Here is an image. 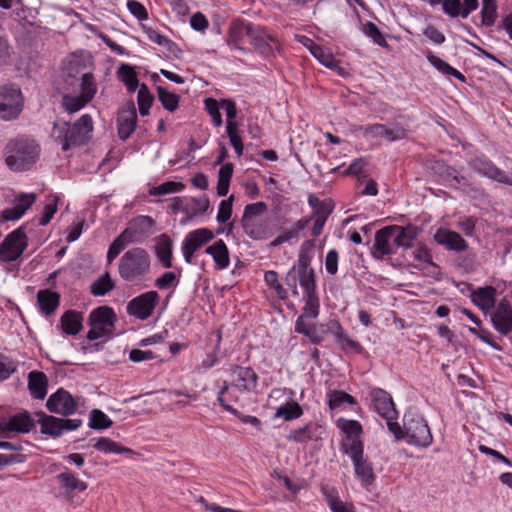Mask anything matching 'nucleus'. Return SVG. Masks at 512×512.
<instances>
[{"instance_id": "nucleus-1", "label": "nucleus", "mask_w": 512, "mask_h": 512, "mask_svg": "<svg viewBox=\"0 0 512 512\" xmlns=\"http://www.w3.org/2000/svg\"><path fill=\"white\" fill-rule=\"evenodd\" d=\"M41 148L32 138L18 136L11 139L3 150L5 164L15 172L30 170L39 160Z\"/></svg>"}, {"instance_id": "nucleus-2", "label": "nucleus", "mask_w": 512, "mask_h": 512, "mask_svg": "<svg viewBox=\"0 0 512 512\" xmlns=\"http://www.w3.org/2000/svg\"><path fill=\"white\" fill-rule=\"evenodd\" d=\"M92 131V117L89 114H84L73 124L64 120L55 121L51 137L60 143L62 150L66 152L72 147L85 145L90 140Z\"/></svg>"}, {"instance_id": "nucleus-3", "label": "nucleus", "mask_w": 512, "mask_h": 512, "mask_svg": "<svg viewBox=\"0 0 512 512\" xmlns=\"http://www.w3.org/2000/svg\"><path fill=\"white\" fill-rule=\"evenodd\" d=\"M155 226V220L147 215H140L128 222L127 227L109 245L106 259L111 264L129 244L142 243Z\"/></svg>"}, {"instance_id": "nucleus-4", "label": "nucleus", "mask_w": 512, "mask_h": 512, "mask_svg": "<svg viewBox=\"0 0 512 512\" xmlns=\"http://www.w3.org/2000/svg\"><path fill=\"white\" fill-rule=\"evenodd\" d=\"M312 246L311 240L302 244L297 265H294L286 274L285 284L290 288L293 296L299 295L298 285L301 286L305 295L316 292L315 271L310 267L312 258L307 252Z\"/></svg>"}, {"instance_id": "nucleus-5", "label": "nucleus", "mask_w": 512, "mask_h": 512, "mask_svg": "<svg viewBox=\"0 0 512 512\" xmlns=\"http://www.w3.org/2000/svg\"><path fill=\"white\" fill-rule=\"evenodd\" d=\"M151 271V256L142 247H133L120 257L118 274L128 283L138 284L144 281Z\"/></svg>"}, {"instance_id": "nucleus-6", "label": "nucleus", "mask_w": 512, "mask_h": 512, "mask_svg": "<svg viewBox=\"0 0 512 512\" xmlns=\"http://www.w3.org/2000/svg\"><path fill=\"white\" fill-rule=\"evenodd\" d=\"M340 449L350 457L355 475L361 481L362 486H371L376 480V475L372 463L364 456L363 442L356 441L353 444L341 443Z\"/></svg>"}, {"instance_id": "nucleus-7", "label": "nucleus", "mask_w": 512, "mask_h": 512, "mask_svg": "<svg viewBox=\"0 0 512 512\" xmlns=\"http://www.w3.org/2000/svg\"><path fill=\"white\" fill-rule=\"evenodd\" d=\"M117 320L116 313L109 306H100L90 312L87 339L94 341L105 336H111Z\"/></svg>"}, {"instance_id": "nucleus-8", "label": "nucleus", "mask_w": 512, "mask_h": 512, "mask_svg": "<svg viewBox=\"0 0 512 512\" xmlns=\"http://www.w3.org/2000/svg\"><path fill=\"white\" fill-rule=\"evenodd\" d=\"M404 429L408 444L427 448L431 445L433 437L426 420L413 413L404 415Z\"/></svg>"}, {"instance_id": "nucleus-9", "label": "nucleus", "mask_w": 512, "mask_h": 512, "mask_svg": "<svg viewBox=\"0 0 512 512\" xmlns=\"http://www.w3.org/2000/svg\"><path fill=\"white\" fill-rule=\"evenodd\" d=\"M24 106L21 89L16 84L0 86V118L10 121L18 118Z\"/></svg>"}, {"instance_id": "nucleus-10", "label": "nucleus", "mask_w": 512, "mask_h": 512, "mask_svg": "<svg viewBox=\"0 0 512 512\" xmlns=\"http://www.w3.org/2000/svg\"><path fill=\"white\" fill-rule=\"evenodd\" d=\"M28 247L25 227L20 226L5 236L0 243V261H16Z\"/></svg>"}, {"instance_id": "nucleus-11", "label": "nucleus", "mask_w": 512, "mask_h": 512, "mask_svg": "<svg viewBox=\"0 0 512 512\" xmlns=\"http://www.w3.org/2000/svg\"><path fill=\"white\" fill-rule=\"evenodd\" d=\"M159 299L160 297L157 291L151 290L145 292L128 302L126 308L127 313L137 319L146 320L153 314Z\"/></svg>"}, {"instance_id": "nucleus-12", "label": "nucleus", "mask_w": 512, "mask_h": 512, "mask_svg": "<svg viewBox=\"0 0 512 512\" xmlns=\"http://www.w3.org/2000/svg\"><path fill=\"white\" fill-rule=\"evenodd\" d=\"M469 167L483 177H487L501 184L512 186V172L506 173L486 158L475 157L470 159Z\"/></svg>"}, {"instance_id": "nucleus-13", "label": "nucleus", "mask_w": 512, "mask_h": 512, "mask_svg": "<svg viewBox=\"0 0 512 512\" xmlns=\"http://www.w3.org/2000/svg\"><path fill=\"white\" fill-rule=\"evenodd\" d=\"M250 43L255 51L265 58L274 56L280 48L278 39L267 28L259 25H255Z\"/></svg>"}, {"instance_id": "nucleus-14", "label": "nucleus", "mask_w": 512, "mask_h": 512, "mask_svg": "<svg viewBox=\"0 0 512 512\" xmlns=\"http://www.w3.org/2000/svg\"><path fill=\"white\" fill-rule=\"evenodd\" d=\"M46 407L51 413L70 416L77 411L78 403L67 390L59 388L49 396Z\"/></svg>"}, {"instance_id": "nucleus-15", "label": "nucleus", "mask_w": 512, "mask_h": 512, "mask_svg": "<svg viewBox=\"0 0 512 512\" xmlns=\"http://www.w3.org/2000/svg\"><path fill=\"white\" fill-rule=\"evenodd\" d=\"M117 133L120 140H127L135 131L137 126V112L134 102H126L118 111Z\"/></svg>"}, {"instance_id": "nucleus-16", "label": "nucleus", "mask_w": 512, "mask_h": 512, "mask_svg": "<svg viewBox=\"0 0 512 512\" xmlns=\"http://www.w3.org/2000/svg\"><path fill=\"white\" fill-rule=\"evenodd\" d=\"M232 386L239 391L254 393L258 386V375L251 367L232 365L230 368Z\"/></svg>"}, {"instance_id": "nucleus-17", "label": "nucleus", "mask_w": 512, "mask_h": 512, "mask_svg": "<svg viewBox=\"0 0 512 512\" xmlns=\"http://www.w3.org/2000/svg\"><path fill=\"white\" fill-rule=\"evenodd\" d=\"M370 397L375 411L385 420L396 419L397 410L391 395L381 388H374L370 392Z\"/></svg>"}, {"instance_id": "nucleus-18", "label": "nucleus", "mask_w": 512, "mask_h": 512, "mask_svg": "<svg viewBox=\"0 0 512 512\" xmlns=\"http://www.w3.org/2000/svg\"><path fill=\"white\" fill-rule=\"evenodd\" d=\"M433 238L448 251L460 253L468 248V243L459 233L446 228H439Z\"/></svg>"}, {"instance_id": "nucleus-19", "label": "nucleus", "mask_w": 512, "mask_h": 512, "mask_svg": "<svg viewBox=\"0 0 512 512\" xmlns=\"http://www.w3.org/2000/svg\"><path fill=\"white\" fill-rule=\"evenodd\" d=\"M393 233L391 227L386 226L375 233L372 255L376 259H383L384 256L396 253V247L393 243Z\"/></svg>"}, {"instance_id": "nucleus-20", "label": "nucleus", "mask_w": 512, "mask_h": 512, "mask_svg": "<svg viewBox=\"0 0 512 512\" xmlns=\"http://www.w3.org/2000/svg\"><path fill=\"white\" fill-rule=\"evenodd\" d=\"M255 25L247 23L243 20H234L229 27L227 35V43L235 49H239L245 52V49L241 46L245 37L251 39Z\"/></svg>"}, {"instance_id": "nucleus-21", "label": "nucleus", "mask_w": 512, "mask_h": 512, "mask_svg": "<svg viewBox=\"0 0 512 512\" xmlns=\"http://www.w3.org/2000/svg\"><path fill=\"white\" fill-rule=\"evenodd\" d=\"M491 319L494 328L502 335H508L512 331V307L507 299L498 303Z\"/></svg>"}, {"instance_id": "nucleus-22", "label": "nucleus", "mask_w": 512, "mask_h": 512, "mask_svg": "<svg viewBox=\"0 0 512 512\" xmlns=\"http://www.w3.org/2000/svg\"><path fill=\"white\" fill-rule=\"evenodd\" d=\"M391 232L393 233V243L398 248L409 249L414 246V242L418 236L419 229L414 225L398 226L391 225Z\"/></svg>"}, {"instance_id": "nucleus-23", "label": "nucleus", "mask_w": 512, "mask_h": 512, "mask_svg": "<svg viewBox=\"0 0 512 512\" xmlns=\"http://www.w3.org/2000/svg\"><path fill=\"white\" fill-rule=\"evenodd\" d=\"M478 0H444L442 9L450 17L467 18L478 8Z\"/></svg>"}, {"instance_id": "nucleus-24", "label": "nucleus", "mask_w": 512, "mask_h": 512, "mask_svg": "<svg viewBox=\"0 0 512 512\" xmlns=\"http://www.w3.org/2000/svg\"><path fill=\"white\" fill-rule=\"evenodd\" d=\"M325 325V331L326 333L332 334L336 342L339 344V346L343 349H351L355 351H360L362 349L361 345L348 337V335L344 332L340 322L335 319L329 320Z\"/></svg>"}, {"instance_id": "nucleus-25", "label": "nucleus", "mask_w": 512, "mask_h": 512, "mask_svg": "<svg viewBox=\"0 0 512 512\" xmlns=\"http://www.w3.org/2000/svg\"><path fill=\"white\" fill-rule=\"evenodd\" d=\"M334 210V202L332 199H324L323 203L312 212L309 217H312L314 220L313 227L311 229V236L318 237L322 234L323 228L328 217L332 214Z\"/></svg>"}, {"instance_id": "nucleus-26", "label": "nucleus", "mask_w": 512, "mask_h": 512, "mask_svg": "<svg viewBox=\"0 0 512 512\" xmlns=\"http://www.w3.org/2000/svg\"><path fill=\"white\" fill-rule=\"evenodd\" d=\"M312 45V55L325 67L336 71L339 75H345V69L341 67L340 61L335 59L329 49L310 41Z\"/></svg>"}, {"instance_id": "nucleus-27", "label": "nucleus", "mask_w": 512, "mask_h": 512, "mask_svg": "<svg viewBox=\"0 0 512 512\" xmlns=\"http://www.w3.org/2000/svg\"><path fill=\"white\" fill-rule=\"evenodd\" d=\"M38 423L40 424V432L53 438L60 437L63 434L61 426L62 418L47 415L43 411L36 412Z\"/></svg>"}, {"instance_id": "nucleus-28", "label": "nucleus", "mask_w": 512, "mask_h": 512, "mask_svg": "<svg viewBox=\"0 0 512 512\" xmlns=\"http://www.w3.org/2000/svg\"><path fill=\"white\" fill-rule=\"evenodd\" d=\"M35 427V421L28 411L11 416L5 422V429L9 432L29 433Z\"/></svg>"}, {"instance_id": "nucleus-29", "label": "nucleus", "mask_w": 512, "mask_h": 512, "mask_svg": "<svg viewBox=\"0 0 512 512\" xmlns=\"http://www.w3.org/2000/svg\"><path fill=\"white\" fill-rule=\"evenodd\" d=\"M48 378L42 371H31L28 374V389L31 396L42 400L47 394Z\"/></svg>"}, {"instance_id": "nucleus-30", "label": "nucleus", "mask_w": 512, "mask_h": 512, "mask_svg": "<svg viewBox=\"0 0 512 512\" xmlns=\"http://www.w3.org/2000/svg\"><path fill=\"white\" fill-rule=\"evenodd\" d=\"M229 385L227 381L223 382L222 387L220 388V391L218 392L217 400L219 404L228 412L235 415L241 422L245 424H250L254 427H256L258 430L261 428V421L255 417L250 415H244L238 410L234 409L232 405H228L227 401L224 397L225 393L228 392Z\"/></svg>"}, {"instance_id": "nucleus-31", "label": "nucleus", "mask_w": 512, "mask_h": 512, "mask_svg": "<svg viewBox=\"0 0 512 512\" xmlns=\"http://www.w3.org/2000/svg\"><path fill=\"white\" fill-rule=\"evenodd\" d=\"M61 328L67 335H76L83 328V314L76 310H67L60 318Z\"/></svg>"}, {"instance_id": "nucleus-32", "label": "nucleus", "mask_w": 512, "mask_h": 512, "mask_svg": "<svg viewBox=\"0 0 512 512\" xmlns=\"http://www.w3.org/2000/svg\"><path fill=\"white\" fill-rule=\"evenodd\" d=\"M37 302L40 311L49 316L58 308L60 304V295L50 289L39 290L37 292Z\"/></svg>"}, {"instance_id": "nucleus-33", "label": "nucleus", "mask_w": 512, "mask_h": 512, "mask_svg": "<svg viewBox=\"0 0 512 512\" xmlns=\"http://www.w3.org/2000/svg\"><path fill=\"white\" fill-rule=\"evenodd\" d=\"M496 289L493 286L480 287L471 294L472 302L482 310H490L495 306Z\"/></svg>"}, {"instance_id": "nucleus-34", "label": "nucleus", "mask_w": 512, "mask_h": 512, "mask_svg": "<svg viewBox=\"0 0 512 512\" xmlns=\"http://www.w3.org/2000/svg\"><path fill=\"white\" fill-rule=\"evenodd\" d=\"M61 488L64 489L66 495H70L74 491H85L88 487L87 483L80 480L72 471L66 470L56 476Z\"/></svg>"}, {"instance_id": "nucleus-35", "label": "nucleus", "mask_w": 512, "mask_h": 512, "mask_svg": "<svg viewBox=\"0 0 512 512\" xmlns=\"http://www.w3.org/2000/svg\"><path fill=\"white\" fill-rule=\"evenodd\" d=\"M205 253L212 256L218 269L223 270L229 266V250L222 239L208 246Z\"/></svg>"}, {"instance_id": "nucleus-36", "label": "nucleus", "mask_w": 512, "mask_h": 512, "mask_svg": "<svg viewBox=\"0 0 512 512\" xmlns=\"http://www.w3.org/2000/svg\"><path fill=\"white\" fill-rule=\"evenodd\" d=\"M213 231L208 228H199L187 234L182 244L194 250L195 252L204 244L214 239Z\"/></svg>"}, {"instance_id": "nucleus-37", "label": "nucleus", "mask_w": 512, "mask_h": 512, "mask_svg": "<svg viewBox=\"0 0 512 512\" xmlns=\"http://www.w3.org/2000/svg\"><path fill=\"white\" fill-rule=\"evenodd\" d=\"M325 325L321 324H302L300 321L295 322V331L304 334L313 344H320L325 340Z\"/></svg>"}, {"instance_id": "nucleus-38", "label": "nucleus", "mask_w": 512, "mask_h": 512, "mask_svg": "<svg viewBox=\"0 0 512 512\" xmlns=\"http://www.w3.org/2000/svg\"><path fill=\"white\" fill-rule=\"evenodd\" d=\"M155 254L164 268L172 267V240L167 234L158 237Z\"/></svg>"}, {"instance_id": "nucleus-39", "label": "nucleus", "mask_w": 512, "mask_h": 512, "mask_svg": "<svg viewBox=\"0 0 512 512\" xmlns=\"http://www.w3.org/2000/svg\"><path fill=\"white\" fill-rule=\"evenodd\" d=\"M321 492L325 496L327 504L332 512H355L352 504L344 503L334 488L322 486Z\"/></svg>"}, {"instance_id": "nucleus-40", "label": "nucleus", "mask_w": 512, "mask_h": 512, "mask_svg": "<svg viewBox=\"0 0 512 512\" xmlns=\"http://www.w3.org/2000/svg\"><path fill=\"white\" fill-rule=\"evenodd\" d=\"M304 300L305 305L296 322L300 321L302 324H308L306 319H314L319 315L320 302L317 292L304 295Z\"/></svg>"}, {"instance_id": "nucleus-41", "label": "nucleus", "mask_w": 512, "mask_h": 512, "mask_svg": "<svg viewBox=\"0 0 512 512\" xmlns=\"http://www.w3.org/2000/svg\"><path fill=\"white\" fill-rule=\"evenodd\" d=\"M337 426L346 434L348 444H353L356 441L362 442L361 434L363 433V429L362 425L357 420L339 419ZM344 443L347 444V442Z\"/></svg>"}, {"instance_id": "nucleus-42", "label": "nucleus", "mask_w": 512, "mask_h": 512, "mask_svg": "<svg viewBox=\"0 0 512 512\" xmlns=\"http://www.w3.org/2000/svg\"><path fill=\"white\" fill-rule=\"evenodd\" d=\"M241 225L245 234L254 240L267 239L270 235L269 225L266 220H255Z\"/></svg>"}, {"instance_id": "nucleus-43", "label": "nucleus", "mask_w": 512, "mask_h": 512, "mask_svg": "<svg viewBox=\"0 0 512 512\" xmlns=\"http://www.w3.org/2000/svg\"><path fill=\"white\" fill-rule=\"evenodd\" d=\"M90 102L91 101H89L87 98H85L81 94L74 96V95L65 93L61 97V107L63 108V110L65 112H67L69 114H74V113L80 111Z\"/></svg>"}, {"instance_id": "nucleus-44", "label": "nucleus", "mask_w": 512, "mask_h": 512, "mask_svg": "<svg viewBox=\"0 0 512 512\" xmlns=\"http://www.w3.org/2000/svg\"><path fill=\"white\" fill-rule=\"evenodd\" d=\"M118 78L125 84L129 92H134L140 88L137 73L134 68L128 64H122L117 71Z\"/></svg>"}, {"instance_id": "nucleus-45", "label": "nucleus", "mask_w": 512, "mask_h": 512, "mask_svg": "<svg viewBox=\"0 0 512 512\" xmlns=\"http://www.w3.org/2000/svg\"><path fill=\"white\" fill-rule=\"evenodd\" d=\"M346 404H356L355 398L342 390H332L328 393V405L331 410L341 408Z\"/></svg>"}, {"instance_id": "nucleus-46", "label": "nucleus", "mask_w": 512, "mask_h": 512, "mask_svg": "<svg viewBox=\"0 0 512 512\" xmlns=\"http://www.w3.org/2000/svg\"><path fill=\"white\" fill-rule=\"evenodd\" d=\"M115 288V283L110 274L105 272L97 278L90 286V292L94 296H104Z\"/></svg>"}, {"instance_id": "nucleus-47", "label": "nucleus", "mask_w": 512, "mask_h": 512, "mask_svg": "<svg viewBox=\"0 0 512 512\" xmlns=\"http://www.w3.org/2000/svg\"><path fill=\"white\" fill-rule=\"evenodd\" d=\"M94 448L103 453L125 454L132 453L130 448L121 446L119 443L107 437H101L94 444Z\"/></svg>"}, {"instance_id": "nucleus-48", "label": "nucleus", "mask_w": 512, "mask_h": 512, "mask_svg": "<svg viewBox=\"0 0 512 512\" xmlns=\"http://www.w3.org/2000/svg\"><path fill=\"white\" fill-rule=\"evenodd\" d=\"M303 415L302 407L294 401L287 402L280 406L275 413L276 417H282L285 421L298 419Z\"/></svg>"}, {"instance_id": "nucleus-49", "label": "nucleus", "mask_w": 512, "mask_h": 512, "mask_svg": "<svg viewBox=\"0 0 512 512\" xmlns=\"http://www.w3.org/2000/svg\"><path fill=\"white\" fill-rule=\"evenodd\" d=\"M96 93L97 84L94 75L89 71L83 72L81 74L80 94L92 101Z\"/></svg>"}, {"instance_id": "nucleus-50", "label": "nucleus", "mask_w": 512, "mask_h": 512, "mask_svg": "<svg viewBox=\"0 0 512 512\" xmlns=\"http://www.w3.org/2000/svg\"><path fill=\"white\" fill-rule=\"evenodd\" d=\"M496 0H482L481 22L486 27H491L497 19Z\"/></svg>"}, {"instance_id": "nucleus-51", "label": "nucleus", "mask_w": 512, "mask_h": 512, "mask_svg": "<svg viewBox=\"0 0 512 512\" xmlns=\"http://www.w3.org/2000/svg\"><path fill=\"white\" fill-rule=\"evenodd\" d=\"M157 94L162 106L169 112H174L179 107L180 97L169 92L162 86L157 87Z\"/></svg>"}, {"instance_id": "nucleus-52", "label": "nucleus", "mask_w": 512, "mask_h": 512, "mask_svg": "<svg viewBox=\"0 0 512 512\" xmlns=\"http://www.w3.org/2000/svg\"><path fill=\"white\" fill-rule=\"evenodd\" d=\"M153 96L150 93L148 86L144 83L140 85L137 95V103L139 107V113L142 116L149 115V110L153 104Z\"/></svg>"}, {"instance_id": "nucleus-53", "label": "nucleus", "mask_w": 512, "mask_h": 512, "mask_svg": "<svg viewBox=\"0 0 512 512\" xmlns=\"http://www.w3.org/2000/svg\"><path fill=\"white\" fill-rule=\"evenodd\" d=\"M112 420L101 410L93 409L89 416V427L95 430H104L112 426Z\"/></svg>"}, {"instance_id": "nucleus-54", "label": "nucleus", "mask_w": 512, "mask_h": 512, "mask_svg": "<svg viewBox=\"0 0 512 512\" xmlns=\"http://www.w3.org/2000/svg\"><path fill=\"white\" fill-rule=\"evenodd\" d=\"M315 429L316 428L313 427L312 425H304L303 427L291 431V433L288 436V439L298 443H306L315 438Z\"/></svg>"}, {"instance_id": "nucleus-55", "label": "nucleus", "mask_w": 512, "mask_h": 512, "mask_svg": "<svg viewBox=\"0 0 512 512\" xmlns=\"http://www.w3.org/2000/svg\"><path fill=\"white\" fill-rule=\"evenodd\" d=\"M266 210L267 205L264 202H256L246 205L241 218V224L255 221L254 217L264 213Z\"/></svg>"}, {"instance_id": "nucleus-56", "label": "nucleus", "mask_w": 512, "mask_h": 512, "mask_svg": "<svg viewBox=\"0 0 512 512\" xmlns=\"http://www.w3.org/2000/svg\"><path fill=\"white\" fill-rule=\"evenodd\" d=\"M363 32L370 37L375 44L381 47H388L385 37L375 23L368 21L363 26Z\"/></svg>"}, {"instance_id": "nucleus-57", "label": "nucleus", "mask_w": 512, "mask_h": 512, "mask_svg": "<svg viewBox=\"0 0 512 512\" xmlns=\"http://www.w3.org/2000/svg\"><path fill=\"white\" fill-rule=\"evenodd\" d=\"M185 185L182 182L167 181L150 189L151 195H165L182 191Z\"/></svg>"}, {"instance_id": "nucleus-58", "label": "nucleus", "mask_w": 512, "mask_h": 512, "mask_svg": "<svg viewBox=\"0 0 512 512\" xmlns=\"http://www.w3.org/2000/svg\"><path fill=\"white\" fill-rule=\"evenodd\" d=\"M220 104H221V107L226 112V117H227L226 131L229 130L230 125H232L233 129H238V124H237V122L234 121V119L237 116V109H236L235 102L232 99H222Z\"/></svg>"}, {"instance_id": "nucleus-59", "label": "nucleus", "mask_w": 512, "mask_h": 512, "mask_svg": "<svg viewBox=\"0 0 512 512\" xmlns=\"http://www.w3.org/2000/svg\"><path fill=\"white\" fill-rule=\"evenodd\" d=\"M205 109L211 116L212 121L216 127H220L223 123L222 116L219 111L221 104L214 98H206L204 100Z\"/></svg>"}, {"instance_id": "nucleus-60", "label": "nucleus", "mask_w": 512, "mask_h": 512, "mask_svg": "<svg viewBox=\"0 0 512 512\" xmlns=\"http://www.w3.org/2000/svg\"><path fill=\"white\" fill-rule=\"evenodd\" d=\"M17 370V363L0 354V382L7 380Z\"/></svg>"}, {"instance_id": "nucleus-61", "label": "nucleus", "mask_w": 512, "mask_h": 512, "mask_svg": "<svg viewBox=\"0 0 512 512\" xmlns=\"http://www.w3.org/2000/svg\"><path fill=\"white\" fill-rule=\"evenodd\" d=\"M233 200L234 196L231 195L228 199L222 200L220 202L219 210L216 217L219 223L224 224L231 218Z\"/></svg>"}, {"instance_id": "nucleus-62", "label": "nucleus", "mask_w": 512, "mask_h": 512, "mask_svg": "<svg viewBox=\"0 0 512 512\" xmlns=\"http://www.w3.org/2000/svg\"><path fill=\"white\" fill-rule=\"evenodd\" d=\"M127 8L130 13L136 17L139 21L148 19V12L143 4L136 0H128Z\"/></svg>"}, {"instance_id": "nucleus-63", "label": "nucleus", "mask_w": 512, "mask_h": 512, "mask_svg": "<svg viewBox=\"0 0 512 512\" xmlns=\"http://www.w3.org/2000/svg\"><path fill=\"white\" fill-rule=\"evenodd\" d=\"M176 284L177 277L174 272H165L155 280V286L160 290L168 289Z\"/></svg>"}, {"instance_id": "nucleus-64", "label": "nucleus", "mask_w": 512, "mask_h": 512, "mask_svg": "<svg viewBox=\"0 0 512 512\" xmlns=\"http://www.w3.org/2000/svg\"><path fill=\"white\" fill-rule=\"evenodd\" d=\"M85 69V65L82 64V61L79 57L72 55L67 63L66 71L68 76L70 77H76L77 75H80L84 72L82 71Z\"/></svg>"}]
</instances>
